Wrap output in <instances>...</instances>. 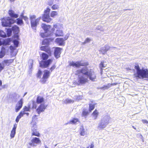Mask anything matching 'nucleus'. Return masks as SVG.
<instances>
[{
    "label": "nucleus",
    "instance_id": "nucleus-22",
    "mask_svg": "<svg viewBox=\"0 0 148 148\" xmlns=\"http://www.w3.org/2000/svg\"><path fill=\"white\" fill-rule=\"evenodd\" d=\"M53 38H45L44 39L42 42V45H48L50 41H52L53 40Z\"/></svg>",
    "mask_w": 148,
    "mask_h": 148
},
{
    "label": "nucleus",
    "instance_id": "nucleus-46",
    "mask_svg": "<svg viewBox=\"0 0 148 148\" xmlns=\"http://www.w3.org/2000/svg\"><path fill=\"white\" fill-rule=\"evenodd\" d=\"M53 3V0H50L48 2V4L50 6H51Z\"/></svg>",
    "mask_w": 148,
    "mask_h": 148
},
{
    "label": "nucleus",
    "instance_id": "nucleus-30",
    "mask_svg": "<svg viewBox=\"0 0 148 148\" xmlns=\"http://www.w3.org/2000/svg\"><path fill=\"white\" fill-rule=\"evenodd\" d=\"M99 114V113L98 110L97 109H95L92 113V115L94 117L95 119H96L97 118Z\"/></svg>",
    "mask_w": 148,
    "mask_h": 148
},
{
    "label": "nucleus",
    "instance_id": "nucleus-37",
    "mask_svg": "<svg viewBox=\"0 0 148 148\" xmlns=\"http://www.w3.org/2000/svg\"><path fill=\"white\" fill-rule=\"evenodd\" d=\"M109 84L110 83L108 84L107 85H104L103 86L100 88V89L103 90L107 89L110 87Z\"/></svg>",
    "mask_w": 148,
    "mask_h": 148
},
{
    "label": "nucleus",
    "instance_id": "nucleus-2",
    "mask_svg": "<svg viewBox=\"0 0 148 148\" xmlns=\"http://www.w3.org/2000/svg\"><path fill=\"white\" fill-rule=\"evenodd\" d=\"M134 68L137 71L134 74V77L137 79L148 78V70L147 69L142 68L140 69L139 65L135 66Z\"/></svg>",
    "mask_w": 148,
    "mask_h": 148
},
{
    "label": "nucleus",
    "instance_id": "nucleus-48",
    "mask_svg": "<svg viewBox=\"0 0 148 148\" xmlns=\"http://www.w3.org/2000/svg\"><path fill=\"white\" fill-rule=\"evenodd\" d=\"M66 103H71L73 102V101L69 99H67L66 100Z\"/></svg>",
    "mask_w": 148,
    "mask_h": 148
},
{
    "label": "nucleus",
    "instance_id": "nucleus-31",
    "mask_svg": "<svg viewBox=\"0 0 148 148\" xmlns=\"http://www.w3.org/2000/svg\"><path fill=\"white\" fill-rule=\"evenodd\" d=\"M77 122H79V120L77 118H73L69 121L70 123L74 124H76Z\"/></svg>",
    "mask_w": 148,
    "mask_h": 148
},
{
    "label": "nucleus",
    "instance_id": "nucleus-13",
    "mask_svg": "<svg viewBox=\"0 0 148 148\" xmlns=\"http://www.w3.org/2000/svg\"><path fill=\"white\" fill-rule=\"evenodd\" d=\"M41 51H43L46 52L49 56H51V51L50 48L47 46H41L40 48Z\"/></svg>",
    "mask_w": 148,
    "mask_h": 148
},
{
    "label": "nucleus",
    "instance_id": "nucleus-42",
    "mask_svg": "<svg viewBox=\"0 0 148 148\" xmlns=\"http://www.w3.org/2000/svg\"><path fill=\"white\" fill-rule=\"evenodd\" d=\"M42 73V71L39 70L36 74L37 77L38 78H40Z\"/></svg>",
    "mask_w": 148,
    "mask_h": 148
},
{
    "label": "nucleus",
    "instance_id": "nucleus-61",
    "mask_svg": "<svg viewBox=\"0 0 148 148\" xmlns=\"http://www.w3.org/2000/svg\"><path fill=\"white\" fill-rule=\"evenodd\" d=\"M132 127L135 129H136V128L134 127V126H133Z\"/></svg>",
    "mask_w": 148,
    "mask_h": 148
},
{
    "label": "nucleus",
    "instance_id": "nucleus-45",
    "mask_svg": "<svg viewBox=\"0 0 148 148\" xmlns=\"http://www.w3.org/2000/svg\"><path fill=\"white\" fill-rule=\"evenodd\" d=\"M90 40H91L90 38H86V39L83 43L84 44H85L89 42L90 41Z\"/></svg>",
    "mask_w": 148,
    "mask_h": 148
},
{
    "label": "nucleus",
    "instance_id": "nucleus-41",
    "mask_svg": "<svg viewBox=\"0 0 148 148\" xmlns=\"http://www.w3.org/2000/svg\"><path fill=\"white\" fill-rule=\"evenodd\" d=\"M0 36L5 38L6 37V35L5 34H4V32L3 31H0Z\"/></svg>",
    "mask_w": 148,
    "mask_h": 148
},
{
    "label": "nucleus",
    "instance_id": "nucleus-51",
    "mask_svg": "<svg viewBox=\"0 0 148 148\" xmlns=\"http://www.w3.org/2000/svg\"><path fill=\"white\" fill-rule=\"evenodd\" d=\"M23 18L25 21H28V18L26 16H23Z\"/></svg>",
    "mask_w": 148,
    "mask_h": 148
},
{
    "label": "nucleus",
    "instance_id": "nucleus-20",
    "mask_svg": "<svg viewBox=\"0 0 148 148\" xmlns=\"http://www.w3.org/2000/svg\"><path fill=\"white\" fill-rule=\"evenodd\" d=\"M41 27L45 31V32H47L49 29L51 28V26L50 25H47L43 23L41 25Z\"/></svg>",
    "mask_w": 148,
    "mask_h": 148
},
{
    "label": "nucleus",
    "instance_id": "nucleus-53",
    "mask_svg": "<svg viewBox=\"0 0 148 148\" xmlns=\"http://www.w3.org/2000/svg\"><path fill=\"white\" fill-rule=\"evenodd\" d=\"M118 84L117 83H113L112 84H110L109 85H110V86L111 87V86H114Z\"/></svg>",
    "mask_w": 148,
    "mask_h": 148
},
{
    "label": "nucleus",
    "instance_id": "nucleus-9",
    "mask_svg": "<svg viewBox=\"0 0 148 148\" xmlns=\"http://www.w3.org/2000/svg\"><path fill=\"white\" fill-rule=\"evenodd\" d=\"M89 63L88 62H81L80 61H77L75 62H72L69 63V66L75 67L77 68H79L81 66H87L88 65Z\"/></svg>",
    "mask_w": 148,
    "mask_h": 148
},
{
    "label": "nucleus",
    "instance_id": "nucleus-25",
    "mask_svg": "<svg viewBox=\"0 0 148 148\" xmlns=\"http://www.w3.org/2000/svg\"><path fill=\"white\" fill-rule=\"evenodd\" d=\"M91 103L89 104V111L90 112H91L94 109L95 107V105L96 104V103H93V101H91Z\"/></svg>",
    "mask_w": 148,
    "mask_h": 148
},
{
    "label": "nucleus",
    "instance_id": "nucleus-58",
    "mask_svg": "<svg viewBox=\"0 0 148 148\" xmlns=\"http://www.w3.org/2000/svg\"><path fill=\"white\" fill-rule=\"evenodd\" d=\"M57 26L56 25H53V27H55L57 28Z\"/></svg>",
    "mask_w": 148,
    "mask_h": 148
},
{
    "label": "nucleus",
    "instance_id": "nucleus-6",
    "mask_svg": "<svg viewBox=\"0 0 148 148\" xmlns=\"http://www.w3.org/2000/svg\"><path fill=\"white\" fill-rule=\"evenodd\" d=\"M37 115H34L32 118V120L31 122V124L32 125V128L31 129L32 134L31 136H35L37 137H40V134L37 131V130L35 129V128H37V125L36 123L34 121V119L36 118Z\"/></svg>",
    "mask_w": 148,
    "mask_h": 148
},
{
    "label": "nucleus",
    "instance_id": "nucleus-50",
    "mask_svg": "<svg viewBox=\"0 0 148 148\" xmlns=\"http://www.w3.org/2000/svg\"><path fill=\"white\" fill-rule=\"evenodd\" d=\"M142 122L144 123L148 124V121L145 119H143L142 120Z\"/></svg>",
    "mask_w": 148,
    "mask_h": 148
},
{
    "label": "nucleus",
    "instance_id": "nucleus-47",
    "mask_svg": "<svg viewBox=\"0 0 148 148\" xmlns=\"http://www.w3.org/2000/svg\"><path fill=\"white\" fill-rule=\"evenodd\" d=\"M4 66L3 65L0 63V73L4 69Z\"/></svg>",
    "mask_w": 148,
    "mask_h": 148
},
{
    "label": "nucleus",
    "instance_id": "nucleus-28",
    "mask_svg": "<svg viewBox=\"0 0 148 148\" xmlns=\"http://www.w3.org/2000/svg\"><path fill=\"white\" fill-rule=\"evenodd\" d=\"M31 109L30 104H28L27 106H24L23 108V111L25 112L30 111Z\"/></svg>",
    "mask_w": 148,
    "mask_h": 148
},
{
    "label": "nucleus",
    "instance_id": "nucleus-21",
    "mask_svg": "<svg viewBox=\"0 0 148 148\" xmlns=\"http://www.w3.org/2000/svg\"><path fill=\"white\" fill-rule=\"evenodd\" d=\"M17 127L16 124H14L11 131L10 134V136L11 138H12L14 137L15 135L16 134V130Z\"/></svg>",
    "mask_w": 148,
    "mask_h": 148
},
{
    "label": "nucleus",
    "instance_id": "nucleus-38",
    "mask_svg": "<svg viewBox=\"0 0 148 148\" xmlns=\"http://www.w3.org/2000/svg\"><path fill=\"white\" fill-rule=\"evenodd\" d=\"M104 61L101 62L99 64V67L101 70L102 71L103 68L105 67L104 64Z\"/></svg>",
    "mask_w": 148,
    "mask_h": 148
},
{
    "label": "nucleus",
    "instance_id": "nucleus-19",
    "mask_svg": "<svg viewBox=\"0 0 148 148\" xmlns=\"http://www.w3.org/2000/svg\"><path fill=\"white\" fill-rule=\"evenodd\" d=\"M44 101V98L42 96H38L36 99V102L38 104H40L43 103Z\"/></svg>",
    "mask_w": 148,
    "mask_h": 148
},
{
    "label": "nucleus",
    "instance_id": "nucleus-12",
    "mask_svg": "<svg viewBox=\"0 0 148 148\" xmlns=\"http://www.w3.org/2000/svg\"><path fill=\"white\" fill-rule=\"evenodd\" d=\"M23 103V100L22 98L16 104L15 107V111L18 112L22 108Z\"/></svg>",
    "mask_w": 148,
    "mask_h": 148
},
{
    "label": "nucleus",
    "instance_id": "nucleus-57",
    "mask_svg": "<svg viewBox=\"0 0 148 148\" xmlns=\"http://www.w3.org/2000/svg\"><path fill=\"white\" fill-rule=\"evenodd\" d=\"M24 16L23 14H22L21 15V17L23 18V16Z\"/></svg>",
    "mask_w": 148,
    "mask_h": 148
},
{
    "label": "nucleus",
    "instance_id": "nucleus-17",
    "mask_svg": "<svg viewBox=\"0 0 148 148\" xmlns=\"http://www.w3.org/2000/svg\"><path fill=\"white\" fill-rule=\"evenodd\" d=\"M9 15L12 18H17L18 16V15L14 13V12L12 10H10L8 11Z\"/></svg>",
    "mask_w": 148,
    "mask_h": 148
},
{
    "label": "nucleus",
    "instance_id": "nucleus-60",
    "mask_svg": "<svg viewBox=\"0 0 148 148\" xmlns=\"http://www.w3.org/2000/svg\"><path fill=\"white\" fill-rule=\"evenodd\" d=\"M52 31H53V32L54 31V30H55V29L53 28H52Z\"/></svg>",
    "mask_w": 148,
    "mask_h": 148
},
{
    "label": "nucleus",
    "instance_id": "nucleus-54",
    "mask_svg": "<svg viewBox=\"0 0 148 148\" xmlns=\"http://www.w3.org/2000/svg\"><path fill=\"white\" fill-rule=\"evenodd\" d=\"M90 148H93L94 147V145L93 143H92L90 145Z\"/></svg>",
    "mask_w": 148,
    "mask_h": 148
},
{
    "label": "nucleus",
    "instance_id": "nucleus-8",
    "mask_svg": "<svg viewBox=\"0 0 148 148\" xmlns=\"http://www.w3.org/2000/svg\"><path fill=\"white\" fill-rule=\"evenodd\" d=\"M36 16L35 15H31L29 17L30 23L32 27H36L38 23L40 17L36 18Z\"/></svg>",
    "mask_w": 148,
    "mask_h": 148
},
{
    "label": "nucleus",
    "instance_id": "nucleus-11",
    "mask_svg": "<svg viewBox=\"0 0 148 148\" xmlns=\"http://www.w3.org/2000/svg\"><path fill=\"white\" fill-rule=\"evenodd\" d=\"M69 38L68 35H65L63 38H57L56 40V42L60 46H64L65 44L64 41L67 40Z\"/></svg>",
    "mask_w": 148,
    "mask_h": 148
},
{
    "label": "nucleus",
    "instance_id": "nucleus-24",
    "mask_svg": "<svg viewBox=\"0 0 148 148\" xmlns=\"http://www.w3.org/2000/svg\"><path fill=\"white\" fill-rule=\"evenodd\" d=\"M55 35L56 37L63 36L64 34L62 30L60 29H58L56 31Z\"/></svg>",
    "mask_w": 148,
    "mask_h": 148
},
{
    "label": "nucleus",
    "instance_id": "nucleus-4",
    "mask_svg": "<svg viewBox=\"0 0 148 148\" xmlns=\"http://www.w3.org/2000/svg\"><path fill=\"white\" fill-rule=\"evenodd\" d=\"M56 68V65L55 64H53L49 69V71L47 70H45L44 71V73L40 81L42 84H45L47 81L48 78L49 77L51 72L54 70Z\"/></svg>",
    "mask_w": 148,
    "mask_h": 148
},
{
    "label": "nucleus",
    "instance_id": "nucleus-36",
    "mask_svg": "<svg viewBox=\"0 0 148 148\" xmlns=\"http://www.w3.org/2000/svg\"><path fill=\"white\" fill-rule=\"evenodd\" d=\"M58 15V13L56 11H52L50 14L51 16L52 17H54Z\"/></svg>",
    "mask_w": 148,
    "mask_h": 148
},
{
    "label": "nucleus",
    "instance_id": "nucleus-29",
    "mask_svg": "<svg viewBox=\"0 0 148 148\" xmlns=\"http://www.w3.org/2000/svg\"><path fill=\"white\" fill-rule=\"evenodd\" d=\"M46 33V32H45V33H44V32L41 33H40V35L41 36L42 38H45L46 37L51 36L52 35H53V32H52V33H51L50 34H48L47 35H46L45 34V33Z\"/></svg>",
    "mask_w": 148,
    "mask_h": 148
},
{
    "label": "nucleus",
    "instance_id": "nucleus-16",
    "mask_svg": "<svg viewBox=\"0 0 148 148\" xmlns=\"http://www.w3.org/2000/svg\"><path fill=\"white\" fill-rule=\"evenodd\" d=\"M62 50V49L60 47H57L55 48L54 52V55L55 57L56 58H58L60 57Z\"/></svg>",
    "mask_w": 148,
    "mask_h": 148
},
{
    "label": "nucleus",
    "instance_id": "nucleus-26",
    "mask_svg": "<svg viewBox=\"0 0 148 148\" xmlns=\"http://www.w3.org/2000/svg\"><path fill=\"white\" fill-rule=\"evenodd\" d=\"M109 122V120L106 122V123H104L102 122H101L99 124L98 126V128L101 129H103L106 127V125L108 124Z\"/></svg>",
    "mask_w": 148,
    "mask_h": 148
},
{
    "label": "nucleus",
    "instance_id": "nucleus-35",
    "mask_svg": "<svg viewBox=\"0 0 148 148\" xmlns=\"http://www.w3.org/2000/svg\"><path fill=\"white\" fill-rule=\"evenodd\" d=\"M85 133V129L82 127L80 128V134L81 136H84Z\"/></svg>",
    "mask_w": 148,
    "mask_h": 148
},
{
    "label": "nucleus",
    "instance_id": "nucleus-40",
    "mask_svg": "<svg viewBox=\"0 0 148 148\" xmlns=\"http://www.w3.org/2000/svg\"><path fill=\"white\" fill-rule=\"evenodd\" d=\"M59 8L58 5L57 4H54L51 7V8L53 10H57Z\"/></svg>",
    "mask_w": 148,
    "mask_h": 148
},
{
    "label": "nucleus",
    "instance_id": "nucleus-49",
    "mask_svg": "<svg viewBox=\"0 0 148 148\" xmlns=\"http://www.w3.org/2000/svg\"><path fill=\"white\" fill-rule=\"evenodd\" d=\"M110 47L108 46H106L105 47V49L104 50V51L105 52H106L107 51H108L109 49H110Z\"/></svg>",
    "mask_w": 148,
    "mask_h": 148
},
{
    "label": "nucleus",
    "instance_id": "nucleus-34",
    "mask_svg": "<svg viewBox=\"0 0 148 148\" xmlns=\"http://www.w3.org/2000/svg\"><path fill=\"white\" fill-rule=\"evenodd\" d=\"M88 111L86 109H84L82 112V116L86 117L88 115Z\"/></svg>",
    "mask_w": 148,
    "mask_h": 148
},
{
    "label": "nucleus",
    "instance_id": "nucleus-32",
    "mask_svg": "<svg viewBox=\"0 0 148 148\" xmlns=\"http://www.w3.org/2000/svg\"><path fill=\"white\" fill-rule=\"evenodd\" d=\"M16 23L19 25H21L23 24V21L21 18H18L16 19Z\"/></svg>",
    "mask_w": 148,
    "mask_h": 148
},
{
    "label": "nucleus",
    "instance_id": "nucleus-56",
    "mask_svg": "<svg viewBox=\"0 0 148 148\" xmlns=\"http://www.w3.org/2000/svg\"><path fill=\"white\" fill-rule=\"evenodd\" d=\"M25 114H26L27 116H28L29 115V113H26L25 112Z\"/></svg>",
    "mask_w": 148,
    "mask_h": 148
},
{
    "label": "nucleus",
    "instance_id": "nucleus-7",
    "mask_svg": "<svg viewBox=\"0 0 148 148\" xmlns=\"http://www.w3.org/2000/svg\"><path fill=\"white\" fill-rule=\"evenodd\" d=\"M50 9L47 8L44 12V14L42 15V19L43 21L47 23H50L52 19L50 17L49 14Z\"/></svg>",
    "mask_w": 148,
    "mask_h": 148
},
{
    "label": "nucleus",
    "instance_id": "nucleus-10",
    "mask_svg": "<svg viewBox=\"0 0 148 148\" xmlns=\"http://www.w3.org/2000/svg\"><path fill=\"white\" fill-rule=\"evenodd\" d=\"M13 42L15 46L13 47L12 46H10V49L11 50L10 54L12 57H14L16 55V53L14 52V51L16 50V48L18 46V42L17 40H14Z\"/></svg>",
    "mask_w": 148,
    "mask_h": 148
},
{
    "label": "nucleus",
    "instance_id": "nucleus-39",
    "mask_svg": "<svg viewBox=\"0 0 148 148\" xmlns=\"http://www.w3.org/2000/svg\"><path fill=\"white\" fill-rule=\"evenodd\" d=\"M12 29L13 31L16 32H18L19 30V27L16 25H14L12 27Z\"/></svg>",
    "mask_w": 148,
    "mask_h": 148
},
{
    "label": "nucleus",
    "instance_id": "nucleus-33",
    "mask_svg": "<svg viewBox=\"0 0 148 148\" xmlns=\"http://www.w3.org/2000/svg\"><path fill=\"white\" fill-rule=\"evenodd\" d=\"M32 108L33 109H36L37 108V105L36 102L34 100L32 101Z\"/></svg>",
    "mask_w": 148,
    "mask_h": 148
},
{
    "label": "nucleus",
    "instance_id": "nucleus-14",
    "mask_svg": "<svg viewBox=\"0 0 148 148\" xmlns=\"http://www.w3.org/2000/svg\"><path fill=\"white\" fill-rule=\"evenodd\" d=\"M41 141L39 138L35 137L33 138L31 140V142L29 143V144L31 146H35V144H37L40 143Z\"/></svg>",
    "mask_w": 148,
    "mask_h": 148
},
{
    "label": "nucleus",
    "instance_id": "nucleus-59",
    "mask_svg": "<svg viewBox=\"0 0 148 148\" xmlns=\"http://www.w3.org/2000/svg\"><path fill=\"white\" fill-rule=\"evenodd\" d=\"M11 2H14L15 0H9Z\"/></svg>",
    "mask_w": 148,
    "mask_h": 148
},
{
    "label": "nucleus",
    "instance_id": "nucleus-43",
    "mask_svg": "<svg viewBox=\"0 0 148 148\" xmlns=\"http://www.w3.org/2000/svg\"><path fill=\"white\" fill-rule=\"evenodd\" d=\"M12 33V30L11 29H8L7 30V34L8 36H10Z\"/></svg>",
    "mask_w": 148,
    "mask_h": 148
},
{
    "label": "nucleus",
    "instance_id": "nucleus-18",
    "mask_svg": "<svg viewBox=\"0 0 148 148\" xmlns=\"http://www.w3.org/2000/svg\"><path fill=\"white\" fill-rule=\"evenodd\" d=\"M14 59L5 60L3 61L2 63L3 64H5L6 65L8 66L13 63L14 62Z\"/></svg>",
    "mask_w": 148,
    "mask_h": 148
},
{
    "label": "nucleus",
    "instance_id": "nucleus-3",
    "mask_svg": "<svg viewBox=\"0 0 148 148\" xmlns=\"http://www.w3.org/2000/svg\"><path fill=\"white\" fill-rule=\"evenodd\" d=\"M49 55L46 53H42L41 54V58L42 60L40 62V66L42 68H45L48 67L53 62V59H48Z\"/></svg>",
    "mask_w": 148,
    "mask_h": 148
},
{
    "label": "nucleus",
    "instance_id": "nucleus-52",
    "mask_svg": "<svg viewBox=\"0 0 148 148\" xmlns=\"http://www.w3.org/2000/svg\"><path fill=\"white\" fill-rule=\"evenodd\" d=\"M21 118H20V117H19L18 116H17L16 118V122L18 123L19 121V119H20Z\"/></svg>",
    "mask_w": 148,
    "mask_h": 148
},
{
    "label": "nucleus",
    "instance_id": "nucleus-55",
    "mask_svg": "<svg viewBox=\"0 0 148 148\" xmlns=\"http://www.w3.org/2000/svg\"><path fill=\"white\" fill-rule=\"evenodd\" d=\"M2 85V81L0 80V87Z\"/></svg>",
    "mask_w": 148,
    "mask_h": 148
},
{
    "label": "nucleus",
    "instance_id": "nucleus-1",
    "mask_svg": "<svg viewBox=\"0 0 148 148\" xmlns=\"http://www.w3.org/2000/svg\"><path fill=\"white\" fill-rule=\"evenodd\" d=\"M76 75H78L80 73L84 75L81 76H78V82L80 84H84L88 82V78L86 77L84 75H87L89 79L93 81L96 78V76L94 72L92 69H90L88 70L87 67L83 68L80 70L77 71Z\"/></svg>",
    "mask_w": 148,
    "mask_h": 148
},
{
    "label": "nucleus",
    "instance_id": "nucleus-15",
    "mask_svg": "<svg viewBox=\"0 0 148 148\" xmlns=\"http://www.w3.org/2000/svg\"><path fill=\"white\" fill-rule=\"evenodd\" d=\"M47 106L44 104H41L36 109V111L38 114H40L41 112H44L46 109Z\"/></svg>",
    "mask_w": 148,
    "mask_h": 148
},
{
    "label": "nucleus",
    "instance_id": "nucleus-27",
    "mask_svg": "<svg viewBox=\"0 0 148 148\" xmlns=\"http://www.w3.org/2000/svg\"><path fill=\"white\" fill-rule=\"evenodd\" d=\"M11 41V39L10 38H8L4 40L3 41V45H9L10 42Z\"/></svg>",
    "mask_w": 148,
    "mask_h": 148
},
{
    "label": "nucleus",
    "instance_id": "nucleus-5",
    "mask_svg": "<svg viewBox=\"0 0 148 148\" xmlns=\"http://www.w3.org/2000/svg\"><path fill=\"white\" fill-rule=\"evenodd\" d=\"M2 25L4 27H10L12 24L16 22V21L10 17H4L1 18Z\"/></svg>",
    "mask_w": 148,
    "mask_h": 148
},
{
    "label": "nucleus",
    "instance_id": "nucleus-23",
    "mask_svg": "<svg viewBox=\"0 0 148 148\" xmlns=\"http://www.w3.org/2000/svg\"><path fill=\"white\" fill-rule=\"evenodd\" d=\"M6 49L4 47H2L0 51V58H2L5 55Z\"/></svg>",
    "mask_w": 148,
    "mask_h": 148
},
{
    "label": "nucleus",
    "instance_id": "nucleus-44",
    "mask_svg": "<svg viewBox=\"0 0 148 148\" xmlns=\"http://www.w3.org/2000/svg\"><path fill=\"white\" fill-rule=\"evenodd\" d=\"M25 114V112H24L23 111H21L19 113V114L18 115V116L19 117H20V118H21Z\"/></svg>",
    "mask_w": 148,
    "mask_h": 148
}]
</instances>
